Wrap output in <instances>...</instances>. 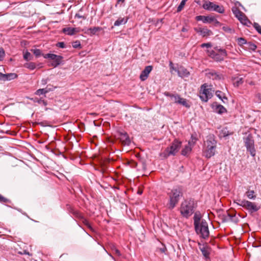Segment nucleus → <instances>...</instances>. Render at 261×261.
<instances>
[{"label":"nucleus","mask_w":261,"mask_h":261,"mask_svg":"<svg viewBox=\"0 0 261 261\" xmlns=\"http://www.w3.org/2000/svg\"><path fill=\"white\" fill-rule=\"evenodd\" d=\"M215 111L218 114H222L226 112V109L221 105H217L215 109Z\"/></svg>","instance_id":"nucleus-28"},{"label":"nucleus","mask_w":261,"mask_h":261,"mask_svg":"<svg viewBox=\"0 0 261 261\" xmlns=\"http://www.w3.org/2000/svg\"><path fill=\"white\" fill-rule=\"evenodd\" d=\"M11 201L4 197L3 195H2L1 194H0V203H10Z\"/></svg>","instance_id":"nucleus-42"},{"label":"nucleus","mask_w":261,"mask_h":261,"mask_svg":"<svg viewBox=\"0 0 261 261\" xmlns=\"http://www.w3.org/2000/svg\"><path fill=\"white\" fill-rule=\"evenodd\" d=\"M208 77L213 80H220L222 78V75L215 71H211L208 73Z\"/></svg>","instance_id":"nucleus-20"},{"label":"nucleus","mask_w":261,"mask_h":261,"mask_svg":"<svg viewBox=\"0 0 261 261\" xmlns=\"http://www.w3.org/2000/svg\"><path fill=\"white\" fill-rule=\"evenodd\" d=\"M202 7L205 10L214 11L219 13H223L225 11V9L222 6L216 5L214 3L209 1L205 2L203 4Z\"/></svg>","instance_id":"nucleus-10"},{"label":"nucleus","mask_w":261,"mask_h":261,"mask_svg":"<svg viewBox=\"0 0 261 261\" xmlns=\"http://www.w3.org/2000/svg\"><path fill=\"white\" fill-rule=\"evenodd\" d=\"M230 221H231L235 223H238V222L239 221V219L237 217H236L235 214H231Z\"/></svg>","instance_id":"nucleus-45"},{"label":"nucleus","mask_w":261,"mask_h":261,"mask_svg":"<svg viewBox=\"0 0 261 261\" xmlns=\"http://www.w3.org/2000/svg\"><path fill=\"white\" fill-rule=\"evenodd\" d=\"M187 1L188 0H182L181 1L180 4H179V5L178 6V7L177 8V12H179L182 10V9L184 8V7Z\"/></svg>","instance_id":"nucleus-37"},{"label":"nucleus","mask_w":261,"mask_h":261,"mask_svg":"<svg viewBox=\"0 0 261 261\" xmlns=\"http://www.w3.org/2000/svg\"><path fill=\"white\" fill-rule=\"evenodd\" d=\"M142 192H143L142 190H139L138 191V192H137V193H138V194H139V195H141V194L142 193Z\"/></svg>","instance_id":"nucleus-63"},{"label":"nucleus","mask_w":261,"mask_h":261,"mask_svg":"<svg viewBox=\"0 0 261 261\" xmlns=\"http://www.w3.org/2000/svg\"><path fill=\"white\" fill-rule=\"evenodd\" d=\"M86 226H87V227H88L91 230H93L91 225H90V224L89 223V225H87Z\"/></svg>","instance_id":"nucleus-60"},{"label":"nucleus","mask_w":261,"mask_h":261,"mask_svg":"<svg viewBox=\"0 0 261 261\" xmlns=\"http://www.w3.org/2000/svg\"><path fill=\"white\" fill-rule=\"evenodd\" d=\"M67 209L68 210V211L71 213L74 209L69 204L66 205Z\"/></svg>","instance_id":"nucleus-54"},{"label":"nucleus","mask_w":261,"mask_h":261,"mask_svg":"<svg viewBox=\"0 0 261 261\" xmlns=\"http://www.w3.org/2000/svg\"><path fill=\"white\" fill-rule=\"evenodd\" d=\"M222 133L224 137H226L232 134V133H229V132L226 129L222 130Z\"/></svg>","instance_id":"nucleus-52"},{"label":"nucleus","mask_w":261,"mask_h":261,"mask_svg":"<svg viewBox=\"0 0 261 261\" xmlns=\"http://www.w3.org/2000/svg\"><path fill=\"white\" fill-rule=\"evenodd\" d=\"M177 73L179 76H187L189 74V72L182 67H180L177 69Z\"/></svg>","instance_id":"nucleus-22"},{"label":"nucleus","mask_w":261,"mask_h":261,"mask_svg":"<svg viewBox=\"0 0 261 261\" xmlns=\"http://www.w3.org/2000/svg\"><path fill=\"white\" fill-rule=\"evenodd\" d=\"M196 207L197 203L194 199H186L180 204V213L184 217L188 218L194 213Z\"/></svg>","instance_id":"nucleus-2"},{"label":"nucleus","mask_w":261,"mask_h":261,"mask_svg":"<svg viewBox=\"0 0 261 261\" xmlns=\"http://www.w3.org/2000/svg\"><path fill=\"white\" fill-rule=\"evenodd\" d=\"M152 69L153 67L151 65L146 66L140 75V79L141 81H145L148 78L149 74L152 71Z\"/></svg>","instance_id":"nucleus-15"},{"label":"nucleus","mask_w":261,"mask_h":261,"mask_svg":"<svg viewBox=\"0 0 261 261\" xmlns=\"http://www.w3.org/2000/svg\"><path fill=\"white\" fill-rule=\"evenodd\" d=\"M232 11L236 17H237L242 24L249 26L251 23L250 21L247 18L245 14L238 8L233 7L232 8Z\"/></svg>","instance_id":"nucleus-9"},{"label":"nucleus","mask_w":261,"mask_h":261,"mask_svg":"<svg viewBox=\"0 0 261 261\" xmlns=\"http://www.w3.org/2000/svg\"><path fill=\"white\" fill-rule=\"evenodd\" d=\"M56 45L57 47L62 48H64L65 47V43L63 42H58L56 44Z\"/></svg>","instance_id":"nucleus-50"},{"label":"nucleus","mask_w":261,"mask_h":261,"mask_svg":"<svg viewBox=\"0 0 261 261\" xmlns=\"http://www.w3.org/2000/svg\"><path fill=\"white\" fill-rule=\"evenodd\" d=\"M32 99L34 100V102H37L38 103H39L40 105H42L45 107H46L47 105V101L46 100H45L43 99V97H40V98L35 97Z\"/></svg>","instance_id":"nucleus-25"},{"label":"nucleus","mask_w":261,"mask_h":261,"mask_svg":"<svg viewBox=\"0 0 261 261\" xmlns=\"http://www.w3.org/2000/svg\"><path fill=\"white\" fill-rule=\"evenodd\" d=\"M212 97V94L209 89L207 88V85L206 84L202 85L200 88V98L204 101L206 102L208 99Z\"/></svg>","instance_id":"nucleus-12"},{"label":"nucleus","mask_w":261,"mask_h":261,"mask_svg":"<svg viewBox=\"0 0 261 261\" xmlns=\"http://www.w3.org/2000/svg\"><path fill=\"white\" fill-rule=\"evenodd\" d=\"M195 231L203 239H206L210 234L208 224L206 220L202 219L200 224L194 226Z\"/></svg>","instance_id":"nucleus-5"},{"label":"nucleus","mask_w":261,"mask_h":261,"mask_svg":"<svg viewBox=\"0 0 261 261\" xmlns=\"http://www.w3.org/2000/svg\"><path fill=\"white\" fill-rule=\"evenodd\" d=\"M200 249L203 254V255L205 258H208L209 257V254H210V248L207 246H203L201 248H200Z\"/></svg>","instance_id":"nucleus-26"},{"label":"nucleus","mask_w":261,"mask_h":261,"mask_svg":"<svg viewBox=\"0 0 261 261\" xmlns=\"http://www.w3.org/2000/svg\"><path fill=\"white\" fill-rule=\"evenodd\" d=\"M197 140V139L196 138V135H191V139L189 140L188 144L193 146L196 143Z\"/></svg>","instance_id":"nucleus-32"},{"label":"nucleus","mask_w":261,"mask_h":261,"mask_svg":"<svg viewBox=\"0 0 261 261\" xmlns=\"http://www.w3.org/2000/svg\"><path fill=\"white\" fill-rule=\"evenodd\" d=\"M181 145V142L176 139L174 140L170 147L166 149V151L168 156L174 155L178 151Z\"/></svg>","instance_id":"nucleus-11"},{"label":"nucleus","mask_w":261,"mask_h":261,"mask_svg":"<svg viewBox=\"0 0 261 261\" xmlns=\"http://www.w3.org/2000/svg\"><path fill=\"white\" fill-rule=\"evenodd\" d=\"M81 220H82V222L86 226L87 225H89V222L87 219L84 218V217H83V219H82Z\"/></svg>","instance_id":"nucleus-55"},{"label":"nucleus","mask_w":261,"mask_h":261,"mask_svg":"<svg viewBox=\"0 0 261 261\" xmlns=\"http://www.w3.org/2000/svg\"><path fill=\"white\" fill-rule=\"evenodd\" d=\"M249 49L254 51L256 49V45L254 43L249 42L247 43Z\"/></svg>","instance_id":"nucleus-41"},{"label":"nucleus","mask_w":261,"mask_h":261,"mask_svg":"<svg viewBox=\"0 0 261 261\" xmlns=\"http://www.w3.org/2000/svg\"><path fill=\"white\" fill-rule=\"evenodd\" d=\"M17 75L15 73L3 74L0 72V80L3 81H10L17 78Z\"/></svg>","instance_id":"nucleus-17"},{"label":"nucleus","mask_w":261,"mask_h":261,"mask_svg":"<svg viewBox=\"0 0 261 261\" xmlns=\"http://www.w3.org/2000/svg\"><path fill=\"white\" fill-rule=\"evenodd\" d=\"M217 141L214 136H209L205 143L203 149L204 155L207 159L215 154Z\"/></svg>","instance_id":"nucleus-3"},{"label":"nucleus","mask_w":261,"mask_h":261,"mask_svg":"<svg viewBox=\"0 0 261 261\" xmlns=\"http://www.w3.org/2000/svg\"><path fill=\"white\" fill-rule=\"evenodd\" d=\"M221 217L222 222H227L230 221L231 214L226 212V213L222 215Z\"/></svg>","instance_id":"nucleus-27"},{"label":"nucleus","mask_w":261,"mask_h":261,"mask_svg":"<svg viewBox=\"0 0 261 261\" xmlns=\"http://www.w3.org/2000/svg\"><path fill=\"white\" fill-rule=\"evenodd\" d=\"M166 250V248L164 245H162V247L160 248V251L162 253H165Z\"/></svg>","instance_id":"nucleus-57"},{"label":"nucleus","mask_w":261,"mask_h":261,"mask_svg":"<svg viewBox=\"0 0 261 261\" xmlns=\"http://www.w3.org/2000/svg\"><path fill=\"white\" fill-rule=\"evenodd\" d=\"M192 150V146L190 145H186L181 150V154L184 156L187 155L191 152Z\"/></svg>","instance_id":"nucleus-24"},{"label":"nucleus","mask_w":261,"mask_h":261,"mask_svg":"<svg viewBox=\"0 0 261 261\" xmlns=\"http://www.w3.org/2000/svg\"><path fill=\"white\" fill-rule=\"evenodd\" d=\"M64 64L63 57L61 56L50 54V66L54 68Z\"/></svg>","instance_id":"nucleus-13"},{"label":"nucleus","mask_w":261,"mask_h":261,"mask_svg":"<svg viewBox=\"0 0 261 261\" xmlns=\"http://www.w3.org/2000/svg\"><path fill=\"white\" fill-rule=\"evenodd\" d=\"M236 202L238 205L246 208L251 213L257 212L259 209V206L255 203L248 200L239 199Z\"/></svg>","instance_id":"nucleus-8"},{"label":"nucleus","mask_w":261,"mask_h":261,"mask_svg":"<svg viewBox=\"0 0 261 261\" xmlns=\"http://www.w3.org/2000/svg\"><path fill=\"white\" fill-rule=\"evenodd\" d=\"M196 19L197 21H202L204 23H211L215 20V17L213 16L199 15L196 17Z\"/></svg>","instance_id":"nucleus-18"},{"label":"nucleus","mask_w":261,"mask_h":261,"mask_svg":"<svg viewBox=\"0 0 261 261\" xmlns=\"http://www.w3.org/2000/svg\"><path fill=\"white\" fill-rule=\"evenodd\" d=\"M212 46V45L211 43H202V44H201V47L202 48H203L204 47L209 48V47H211Z\"/></svg>","instance_id":"nucleus-51"},{"label":"nucleus","mask_w":261,"mask_h":261,"mask_svg":"<svg viewBox=\"0 0 261 261\" xmlns=\"http://www.w3.org/2000/svg\"><path fill=\"white\" fill-rule=\"evenodd\" d=\"M48 91L45 89H40L36 91L35 94L37 95L41 96L43 97L44 95L47 93Z\"/></svg>","instance_id":"nucleus-33"},{"label":"nucleus","mask_w":261,"mask_h":261,"mask_svg":"<svg viewBox=\"0 0 261 261\" xmlns=\"http://www.w3.org/2000/svg\"><path fill=\"white\" fill-rule=\"evenodd\" d=\"M128 20V18L126 17H119L118 19L114 22V26H119L122 24H125Z\"/></svg>","instance_id":"nucleus-23"},{"label":"nucleus","mask_w":261,"mask_h":261,"mask_svg":"<svg viewBox=\"0 0 261 261\" xmlns=\"http://www.w3.org/2000/svg\"><path fill=\"white\" fill-rule=\"evenodd\" d=\"M254 191H248L246 192V196L249 199H254L255 198V196L254 195Z\"/></svg>","instance_id":"nucleus-43"},{"label":"nucleus","mask_w":261,"mask_h":261,"mask_svg":"<svg viewBox=\"0 0 261 261\" xmlns=\"http://www.w3.org/2000/svg\"><path fill=\"white\" fill-rule=\"evenodd\" d=\"M118 137L122 143L124 145H129L130 140L127 133L125 132H119Z\"/></svg>","instance_id":"nucleus-14"},{"label":"nucleus","mask_w":261,"mask_h":261,"mask_svg":"<svg viewBox=\"0 0 261 261\" xmlns=\"http://www.w3.org/2000/svg\"><path fill=\"white\" fill-rule=\"evenodd\" d=\"M113 251L114 253H115L116 254H117L118 256H120L121 255V253H120V252L119 251V250L117 249L115 247H113L112 248Z\"/></svg>","instance_id":"nucleus-49"},{"label":"nucleus","mask_w":261,"mask_h":261,"mask_svg":"<svg viewBox=\"0 0 261 261\" xmlns=\"http://www.w3.org/2000/svg\"><path fill=\"white\" fill-rule=\"evenodd\" d=\"M207 55L216 62L223 61L227 56L225 49L220 48L218 46L214 47L213 49H207L206 50Z\"/></svg>","instance_id":"nucleus-4"},{"label":"nucleus","mask_w":261,"mask_h":261,"mask_svg":"<svg viewBox=\"0 0 261 261\" xmlns=\"http://www.w3.org/2000/svg\"><path fill=\"white\" fill-rule=\"evenodd\" d=\"M238 43L239 44V45L241 46V45H243L244 44H245L247 43L246 39L244 38H239L238 39Z\"/></svg>","instance_id":"nucleus-44"},{"label":"nucleus","mask_w":261,"mask_h":261,"mask_svg":"<svg viewBox=\"0 0 261 261\" xmlns=\"http://www.w3.org/2000/svg\"><path fill=\"white\" fill-rule=\"evenodd\" d=\"M194 30L197 33H199L203 37L210 36L213 35V32L210 30H208L206 28H195Z\"/></svg>","instance_id":"nucleus-16"},{"label":"nucleus","mask_w":261,"mask_h":261,"mask_svg":"<svg viewBox=\"0 0 261 261\" xmlns=\"http://www.w3.org/2000/svg\"><path fill=\"white\" fill-rule=\"evenodd\" d=\"M216 25H220V22L218 21L217 19L215 18V20L214 21Z\"/></svg>","instance_id":"nucleus-59"},{"label":"nucleus","mask_w":261,"mask_h":261,"mask_svg":"<svg viewBox=\"0 0 261 261\" xmlns=\"http://www.w3.org/2000/svg\"><path fill=\"white\" fill-rule=\"evenodd\" d=\"M24 59L27 61L32 60L33 58V56L30 53L27 51L23 55Z\"/></svg>","instance_id":"nucleus-36"},{"label":"nucleus","mask_w":261,"mask_h":261,"mask_svg":"<svg viewBox=\"0 0 261 261\" xmlns=\"http://www.w3.org/2000/svg\"><path fill=\"white\" fill-rule=\"evenodd\" d=\"M216 95L224 103H225V100H227V98L225 96L224 93L220 91H217L216 92Z\"/></svg>","instance_id":"nucleus-29"},{"label":"nucleus","mask_w":261,"mask_h":261,"mask_svg":"<svg viewBox=\"0 0 261 261\" xmlns=\"http://www.w3.org/2000/svg\"><path fill=\"white\" fill-rule=\"evenodd\" d=\"M5 56V53L4 49L2 47L0 48V61H2Z\"/></svg>","instance_id":"nucleus-47"},{"label":"nucleus","mask_w":261,"mask_h":261,"mask_svg":"<svg viewBox=\"0 0 261 261\" xmlns=\"http://www.w3.org/2000/svg\"><path fill=\"white\" fill-rule=\"evenodd\" d=\"M62 32L68 35H72L79 32L78 29L75 28H64Z\"/></svg>","instance_id":"nucleus-19"},{"label":"nucleus","mask_w":261,"mask_h":261,"mask_svg":"<svg viewBox=\"0 0 261 261\" xmlns=\"http://www.w3.org/2000/svg\"><path fill=\"white\" fill-rule=\"evenodd\" d=\"M194 226H197L198 224L201 223L202 220L201 219V215L199 212H196L194 214Z\"/></svg>","instance_id":"nucleus-21"},{"label":"nucleus","mask_w":261,"mask_h":261,"mask_svg":"<svg viewBox=\"0 0 261 261\" xmlns=\"http://www.w3.org/2000/svg\"><path fill=\"white\" fill-rule=\"evenodd\" d=\"M169 66H170V68L171 70H174L176 72H177V69L175 68L174 67L173 64L172 62H170Z\"/></svg>","instance_id":"nucleus-53"},{"label":"nucleus","mask_w":261,"mask_h":261,"mask_svg":"<svg viewBox=\"0 0 261 261\" xmlns=\"http://www.w3.org/2000/svg\"><path fill=\"white\" fill-rule=\"evenodd\" d=\"M24 67L29 69L34 70L36 68V65L34 63L30 62L25 63L24 64Z\"/></svg>","instance_id":"nucleus-35"},{"label":"nucleus","mask_w":261,"mask_h":261,"mask_svg":"<svg viewBox=\"0 0 261 261\" xmlns=\"http://www.w3.org/2000/svg\"><path fill=\"white\" fill-rule=\"evenodd\" d=\"M167 194L169 198L168 207L170 210H172L183 196L182 189L181 187H176L171 189Z\"/></svg>","instance_id":"nucleus-1"},{"label":"nucleus","mask_w":261,"mask_h":261,"mask_svg":"<svg viewBox=\"0 0 261 261\" xmlns=\"http://www.w3.org/2000/svg\"><path fill=\"white\" fill-rule=\"evenodd\" d=\"M53 144V141L50 142V152H51L54 155H57L61 153V152L58 149H53L51 145Z\"/></svg>","instance_id":"nucleus-34"},{"label":"nucleus","mask_w":261,"mask_h":261,"mask_svg":"<svg viewBox=\"0 0 261 261\" xmlns=\"http://www.w3.org/2000/svg\"><path fill=\"white\" fill-rule=\"evenodd\" d=\"M72 46L74 48H81V44L79 41H75L72 42Z\"/></svg>","instance_id":"nucleus-46"},{"label":"nucleus","mask_w":261,"mask_h":261,"mask_svg":"<svg viewBox=\"0 0 261 261\" xmlns=\"http://www.w3.org/2000/svg\"><path fill=\"white\" fill-rule=\"evenodd\" d=\"M243 141L247 150L250 152V154L252 156H254L255 155V149L254 148V141L252 134L246 133L243 137Z\"/></svg>","instance_id":"nucleus-6"},{"label":"nucleus","mask_w":261,"mask_h":261,"mask_svg":"<svg viewBox=\"0 0 261 261\" xmlns=\"http://www.w3.org/2000/svg\"><path fill=\"white\" fill-rule=\"evenodd\" d=\"M138 164L136 162H134L133 164L131 165L133 168H136Z\"/></svg>","instance_id":"nucleus-58"},{"label":"nucleus","mask_w":261,"mask_h":261,"mask_svg":"<svg viewBox=\"0 0 261 261\" xmlns=\"http://www.w3.org/2000/svg\"><path fill=\"white\" fill-rule=\"evenodd\" d=\"M45 58H49V53H47L45 54L44 56Z\"/></svg>","instance_id":"nucleus-64"},{"label":"nucleus","mask_w":261,"mask_h":261,"mask_svg":"<svg viewBox=\"0 0 261 261\" xmlns=\"http://www.w3.org/2000/svg\"><path fill=\"white\" fill-rule=\"evenodd\" d=\"M222 29L224 32L229 34H232L234 32L233 29L228 26H223Z\"/></svg>","instance_id":"nucleus-39"},{"label":"nucleus","mask_w":261,"mask_h":261,"mask_svg":"<svg viewBox=\"0 0 261 261\" xmlns=\"http://www.w3.org/2000/svg\"><path fill=\"white\" fill-rule=\"evenodd\" d=\"M234 80L233 85L234 86L238 87L243 83V79L242 77H236L234 79Z\"/></svg>","instance_id":"nucleus-31"},{"label":"nucleus","mask_w":261,"mask_h":261,"mask_svg":"<svg viewBox=\"0 0 261 261\" xmlns=\"http://www.w3.org/2000/svg\"><path fill=\"white\" fill-rule=\"evenodd\" d=\"M165 96L169 97L170 100L173 101L174 103L181 105L186 108H189L190 105L188 103L186 99L182 98L177 93H171L169 92L164 93Z\"/></svg>","instance_id":"nucleus-7"},{"label":"nucleus","mask_w":261,"mask_h":261,"mask_svg":"<svg viewBox=\"0 0 261 261\" xmlns=\"http://www.w3.org/2000/svg\"><path fill=\"white\" fill-rule=\"evenodd\" d=\"M61 21V19H59L58 20H56V21H54V20H51L50 21V23H54V22H58L59 21Z\"/></svg>","instance_id":"nucleus-62"},{"label":"nucleus","mask_w":261,"mask_h":261,"mask_svg":"<svg viewBox=\"0 0 261 261\" xmlns=\"http://www.w3.org/2000/svg\"><path fill=\"white\" fill-rule=\"evenodd\" d=\"M254 27L256 29V30L261 34V26L259 25L257 23H254Z\"/></svg>","instance_id":"nucleus-48"},{"label":"nucleus","mask_w":261,"mask_h":261,"mask_svg":"<svg viewBox=\"0 0 261 261\" xmlns=\"http://www.w3.org/2000/svg\"><path fill=\"white\" fill-rule=\"evenodd\" d=\"M75 18H83L84 19H85L86 18L85 17H84L83 15H80L79 13H77V14H75Z\"/></svg>","instance_id":"nucleus-56"},{"label":"nucleus","mask_w":261,"mask_h":261,"mask_svg":"<svg viewBox=\"0 0 261 261\" xmlns=\"http://www.w3.org/2000/svg\"><path fill=\"white\" fill-rule=\"evenodd\" d=\"M181 31L183 32H187L188 31V29L186 28H185V27H183L182 28Z\"/></svg>","instance_id":"nucleus-61"},{"label":"nucleus","mask_w":261,"mask_h":261,"mask_svg":"<svg viewBox=\"0 0 261 261\" xmlns=\"http://www.w3.org/2000/svg\"><path fill=\"white\" fill-rule=\"evenodd\" d=\"M73 215V216L80 219H83V216L82 215V214L77 211L73 210L72 212L71 213Z\"/></svg>","instance_id":"nucleus-38"},{"label":"nucleus","mask_w":261,"mask_h":261,"mask_svg":"<svg viewBox=\"0 0 261 261\" xmlns=\"http://www.w3.org/2000/svg\"><path fill=\"white\" fill-rule=\"evenodd\" d=\"M101 30H102L101 28L98 27H96L90 28L88 29V32L91 35H95L98 32L101 31Z\"/></svg>","instance_id":"nucleus-30"},{"label":"nucleus","mask_w":261,"mask_h":261,"mask_svg":"<svg viewBox=\"0 0 261 261\" xmlns=\"http://www.w3.org/2000/svg\"><path fill=\"white\" fill-rule=\"evenodd\" d=\"M31 51L36 56V57H38L41 55V51L39 49H37V48L31 49Z\"/></svg>","instance_id":"nucleus-40"}]
</instances>
